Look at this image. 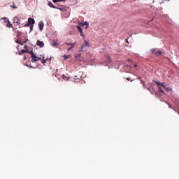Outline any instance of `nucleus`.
Segmentation results:
<instances>
[{
  "label": "nucleus",
  "instance_id": "1",
  "mask_svg": "<svg viewBox=\"0 0 179 179\" xmlns=\"http://www.w3.org/2000/svg\"><path fill=\"white\" fill-rule=\"evenodd\" d=\"M29 54H31V62H37V61H40V59H41V57H38L37 56H36V54H34V52H33V51H30Z\"/></svg>",
  "mask_w": 179,
  "mask_h": 179
},
{
  "label": "nucleus",
  "instance_id": "2",
  "mask_svg": "<svg viewBox=\"0 0 179 179\" xmlns=\"http://www.w3.org/2000/svg\"><path fill=\"white\" fill-rule=\"evenodd\" d=\"M34 23H36V21L33 18L29 17L28 19V22L24 25V27H29V26L34 25Z\"/></svg>",
  "mask_w": 179,
  "mask_h": 179
},
{
  "label": "nucleus",
  "instance_id": "3",
  "mask_svg": "<svg viewBox=\"0 0 179 179\" xmlns=\"http://www.w3.org/2000/svg\"><path fill=\"white\" fill-rule=\"evenodd\" d=\"M89 47H90L89 43L85 41V44H83L81 47V51H87V48H89Z\"/></svg>",
  "mask_w": 179,
  "mask_h": 179
},
{
  "label": "nucleus",
  "instance_id": "4",
  "mask_svg": "<svg viewBox=\"0 0 179 179\" xmlns=\"http://www.w3.org/2000/svg\"><path fill=\"white\" fill-rule=\"evenodd\" d=\"M2 20H6V22H7L6 27H8L9 29H10V27H13L12 26V24H10V21L8 20V17H4L2 18Z\"/></svg>",
  "mask_w": 179,
  "mask_h": 179
},
{
  "label": "nucleus",
  "instance_id": "5",
  "mask_svg": "<svg viewBox=\"0 0 179 179\" xmlns=\"http://www.w3.org/2000/svg\"><path fill=\"white\" fill-rule=\"evenodd\" d=\"M38 26L40 31H43V29H44V22H43V21L39 22Z\"/></svg>",
  "mask_w": 179,
  "mask_h": 179
},
{
  "label": "nucleus",
  "instance_id": "6",
  "mask_svg": "<svg viewBox=\"0 0 179 179\" xmlns=\"http://www.w3.org/2000/svg\"><path fill=\"white\" fill-rule=\"evenodd\" d=\"M13 22L14 23H16L17 26H20V20H19V17H14Z\"/></svg>",
  "mask_w": 179,
  "mask_h": 179
},
{
  "label": "nucleus",
  "instance_id": "7",
  "mask_svg": "<svg viewBox=\"0 0 179 179\" xmlns=\"http://www.w3.org/2000/svg\"><path fill=\"white\" fill-rule=\"evenodd\" d=\"M48 6H50V8H53V9H61V8H58V7L54 6V4H52V2H51V1H48Z\"/></svg>",
  "mask_w": 179,
  "mask_h": 179
},
{
  "label": "nucleus",
  "instance_id": "8",
  "mask_svg": "<svg viewBox=\"0 0 179 179\" xmlns=\"http://www.w3.org/2000/svg\"><path fill=\"white\" fill-rule=\"evenodd\" d=\"M36 45L40 47V48H43V47H44V42L41 41H37Z\"/></svg>",
  "mask_w": 179,
  "mask_h": 179
},
{
  "label": "nucleus",
  "instance_id": "9",
  "mask_svg": "<svg viewBox=\"0 0 179 179\" xmlns=\"http://www.w3.org/2000/svg\"><path fill=\"white\" fill-rule=\"evenodd\" d=\"M162 87H164V89L166 90V92H171L172 90L171 88L170 87H167L165 83L162 84Z\"/></svg>",
  "mask_w": 179,
  "mask_h": 179
},
{
  "label": "nucleus",
  "instance_id": "10",
  "mask_svg": "<svg viewBox=\"0 0 179 179\" xmlns=\"http://www.w3.org/2000/svg\"><path fill=\"white\" fill-rule=\"evenodd\" d=\"M83 26H85V29H89V22L87 21L84 22Z\"/></svg>",
  "mask_w": 179,
  "mask_h": 179
},
{
  "label": "nucleus",
  "instance_id": "11",
  "mask_svg": "<svg viewBox=\"0 0 179 179\" xmlns=\"http://www.w3.org/2000/svg\"><path fill=\"white\" fill-rule=\"evenodd\" d=\"M24 52H26V50H22L18 51L19 55H23V54H24Z\"/></svg>",
  "mask_w": 179,
  "mask_h": 179
},
{
  "label": "nucleus",
  "instance_id": "12",
  "mask_svg": "<svg viewBox=\"0 0 179 179\" xmlns=\"http://www.w3.org/2000/svg\"><path fill=\"white\" fill-rule=\"evenodd\" d=\"M156 85H158V87H160V86L163 87V85H164V83L156 82Z\"/></svg>",
  "mask_w": 179,
  "mask_h": 179
},
{
  "label": "nucleus",
  "instance_id": "13",
  "mask_svg": "<svg viewBox=\"0 0 179 179\" xmlns=\"http://www.w3.org/2000/svg\"><path fill=\"white\" fill-rule=\"evenodd\" d=\"M76 28L78 29V31H80V33H83V31H82V28L80 27V26L77 25Z\"/></svg>",
  "mask_w": 179,
  "mask_h": 179
},
{
  "label": "nucleus",
  "instance_id": "14",
  "mask_svg": "<svg viewBox=\"0 0 179 179\" xmlns=\"http://www.w3.org/2000/svg\"><path fill=\"white\" fill-rule=\"evenodd\" d=\"M161 54H162V51H160V50H158V51L155 52V55H156L157 57L158 55H161Z\"/></svg>",
  "mask_w": 179,
  "mask_h": 179
},
{
  "label": "nucleus",
  "instance_id": "15",
  "mask_svg": "<svg viewBox=\"0 0 179 179\" xmlns=\"http://www.w3.org/2000/svg\"><path fill=\"white\" fill-rule=\"evenodd\" d=\"M53 47H57L58 45V42L53 41V43H52Z\"/></svg>",
  "mask_w": 179,
  "mask_h": 179
},
{
  "label": "nucleus",
  "instance_id": "16",
  "mask_svg": "<svg viewBox=\"0 0 179 179\" xmlns=\"http://www.w3.org/2000/svg\"><path fill=\"white\" fill-rule=\"evenodd\" d=\"M71 47L69 48L67 51H71V50H72V48H73V46L75 45V43H71Z\"/></svg>",
  "mask_w": 179,
  "mask_h": 179
},
{
  "label": "nucleus",
  "instance_id": "17",
  "mask_svg": "<svg viewBox=\"0 0 179 179\" xmlns=\"http://www.w3.org/2000/svg\"><path fill=\"white\" fill-rule=\"evenodd\" d=\"M71 57H72V55H64V59H69V58H71Z\"/></svg>",
  "mask_w": 179,
  "mask_h": 179
},
{
  "label": "nucleus",
  "instance_id": "18",
  "mask_svg": "<svg viewBox=\"0 0 179 179\" xmlns=\"http://www.w3.org/2000/svg\"><path fill=\"white\" fill-rule=\"evenodd\" d=\"M62 79H67V80H69V77L67 78V77H66L65 75H64V74L62 76Z\"/></svg>",
  "mask_w": 179,
  "mask_h": 179
},
{
  "label": "nucleus",
  "instance_id": "19",
  "mask_svg": "<svg viewBox=\"0 0 179 179\" xmlns=\"http://www.w3.org/2000/svg\"><path fill=\"white\" fill-rule=\"evenodd\" d=\"M62 79H67V80H69V77L67 78V77H66L65 75H64V74L62 76Z\"/></svg>",
  "mask_w": 179,
  "mask_h": 179
},
{
  "label": "nucleus",
  "instance_id": "20",
  "mask_svg": "<svg viewBox=\"0 0 179 179\" xmlns=\"http://www.w3.org/2000/svg\"><path fill=\"white\" fill-rule=\"evenodd\" d=\"M10 8H13V9H17V7L15 6V4H11Z\"/></svg>",
  "mask_w": 179,
  "mask_h": 179
},
{
  "label": "nucleus",
  "instance_id": "21",
  "mask_svg": "<svg viewBox=\"0 0 179 179\" xmlns=\"http://www.w3.org/2000/svg\"><path fill=\"white\" fill-rule=\"evenodd\" d=\"M47 59H44V57H43V61H42V62H43V65L45 64H47Z\"/></svg>",
  "mask_w": 179,
  "mask_h": 179
},
{
  "label": "nucleus",
  "instance_id": "22",
  "mask_svg": "<svg viewBox=\"0 0 179 179\" xmlns=\"http://www.w3.org/2000/svg\"><path fill=\"white\" fill-rule=\"evenodd\" d=\"M159 92L161 93H163V94H164V91L162 89V87H159Z\"/></svg>",
  "mask_w": 179,
  "mask_h": 179
},
{
  "label": "nucleus",
  "instance_id": "23",
  "mask_svg": "<svg viewBox=\"0 0 179 179\" xmlns=\"http://www.w3.org/2000/svg\"><path fill=\"white\" fill-rule=\"evenodd\" d=\"M156 50L155 49H151L150 52H152V54H153V52H155Z\"/></svg>",
  "mask_w": 179,
  "mask_h": 179
},
{
  "label": "nucleus",
  "instance_id": "24",
  "mask_svg": "<svg viewBox=\"0 0 179 179\" xmlns=\"http://www.w3.org/2000/svg\"><path fill=\"white\" fill-rule=\"evenodd\" d=\"M33 26L34 25H30V31H33Z\"/></svg>",
  "mask_w": 179,
  "mask_h": 179
},
{
  "label": "nucleus",
  "instance_id": "25",
  "mask_svg": "<svg viewBox=\"0 0 179 179\" xmlns=\"http://www.w3.org/2000/svg\"><path fill=\"white\" fill-rule=\"evenodd\" d=\"M52 1L54 2V3H57V2H58V0H52Z\"/></svg>",
  "mask_w": 179,
  "mask_h": 179
},
{
  "label": "nucleus",
  "instance_id": "26",
  "mask_svg": "<svg viewBox=\"0 0 179 179\" xmlns=\"http://www.w3.org/2000/svg\"><path fill=\"white\" fill-rule=\"evenodd\" d=\"M15 43H17V44H20V41H16Z\"/></svg>",
  "mask_w": 179,
  "mask_h": 179
},
{
  "label": "nucleus",
  "instance_id": "27",
  "mask_svg": "<svg viewBox=\"0 0 179 179\" xmlns=\"http://www.w3.org/2000/svg\"><path fill=\"white\" fill-rule=\"evenodd\" d=\"M82 55L79 54L78 56H77V58H80Z\"/></svg>",
  "mask_w": 179,
  "mask_h": 179
},
{
  "label": "nucleus",
  "instance_id": "28",
  "mask_svg": "<svg viewBox=\"0 0 179 179\" xmlns=\"http://www.w3.org/2000/svg\"><path fill=\"white\" fill-rule=\"evenodd\" d=\"M65 44H66V45H71V43H66Z\"/></svg>",
  "mask_w": 179,
  "mask_h": 179
},
{
  "label": "nucleus",
  "instance_id": "29",
  "mask_svg": "<svg viewBox=\"0 0 179 179\" xmlns=\"http://www.w3.org/2000/svg\"><path fill=\"white\" fill-rule=\"evenodd\" d=\"M27 66H28L29 68H34L32 66H29V65H27Z\"/></svg>",
  "mask_w": 179,
  "mask_h": 179
},
{
  "label": "nucleus",
  "instance_id": "30",
  "mask_svg": "<svg viewBox=\"0 0 179 179\" xmlns=\"http://www.w3.org/2000/svg\"><path fill=\"white\" fill-rule=\"evenodd\" d=\"M26 52H28V54H30V51L29 50H25Z\"/></svg>",
  "mask_w": 179,
  "mask_h": 179
},
{
  "label": "nucleus",
  "instance_id": "31",
  "mask_svg": "<svg viewBox=\"0 0 179 179\" xmlns=\"http://www.w3.org/2000/svg\"><path fill=\"white\" fill-rule=\"evenodd\" d=\"M80 34H81L82 37H85V35H83V33H80Z\"/></svg>",
  "mask_w": 179,
  "mask_h": 179
},
{
  "label": "nucleus",
  "instance_id": "32",
  "mask_svg": "<svg viewBox=\"0 0 179 179\" xmlns=\"http://www.w3.org/2000/svg\"><path fill=\"white\" fill-rule=\"evenodd\" d=\"M27 41H29V39H27L24 43H26Z\"/></svg>",
  "mask_w": 179,
  "mask_h": 179
},
{
  "label": "nucleus",
  "instance_id": "33",
  "mask_svg": "<svg viewBox=\"0 0 179 179\" xmlns=\"http://www.w3.org/2000/svg\"><path fill=\"white\" fill-rule=\"evenodd\" d=\"M24 48H27V45H25L24 47Z\"/></svg>",
  "mask_w": 179,
  "mask_h": 179
},
{
  "label": "nucleus",
  "instance_id": "34",
  "mask_svg": "<svg viewBox=\"0 0 179 179\" xmlns=\"http://www.w3.org/2000/svg\"><path fill=\"white\" fill-rule=\"evenodd\" d=\"M20 45H23V43H21V42H20Z\"/></svg>",
  "mask_w": 179,
  "mask_h": 179
},
{
  "label": "nucleus",
  "instance_id": "35",
  "mask_svg": "<svg viewBox=\"0 0 179 179\" xmlns=\"http://www.w3.org/2000/svg\"><path fill=\"white\" fill-rule=\"evenodd\" d=\"M24 59H26V56L24 57Z\"/></svg>",
  "mask_w": 179,
  "mask_h": 179
},
{
  "label": "nucleus",
  "instance_id": "36",
  "mask_svg": "<svg viewBox=\"0 0 179 179\" xmlns=\"http://www.w3.org/2000/svg\"><path fill=\"white\" fill-rule=\"evenodd\" d=\"M148 90H150V88H148Z\"/></svg>",
  "mask_w": 179,
  "mask_h": 179
},
{
  "label": "nucleus",
  "instance_id": "37",
  "mask_svg": "<svg viewBox=\"0 0 179 179\" xmlns=\"http://www.w3.org/2000/svg\"><path fill=\"white\" fill-rule=\"evenodd\" d=\"M127 80H129V78H127Z\"/></svg>",
  "mask_w": 179,
  "mask_h": 179
},
{
  "label": "nucleus",
  "instance_id": "38",
  "mask_svg": "<svg viewBox=\"0 0 179 179\" xmlns=\"http://www.w3.org/2000/svg\"><path fill=\"white\" fill-rule=\"evenodd\" d=\"M136 66H137V65L136 64V65H135V67H136Z\"/></svg>",
  "mask_w": 179,
  "mask_h": 179
},
{
  "label": "nucleus",
  "instance_id": "39",
  "mask_svg": "<svg viewBox=\"0 0 179 179\" xmlns=\"http://www.w3.org/2000/svg\"><path fill=\"white\" fill-rule=\"evenodd\" d=\"M169 107H171V105H169Z\"/></svg>",
  "mask_w": 179,
  "mask_h": 179
},
{
  "label": "nucleus",
  "instance_id": "40",
  "mask_svg": "<svg viewBox=\"0 0 179 179\" xmlns=\"http://www.w3.org/2000/svg\"><path fill=\"white\" fill-rule=\"evenodd\" d=\"M178 115H179V113H178Z\"/></svg>",
  "mask_w": 179,
  "mask_h": 179
}]
</instances>
